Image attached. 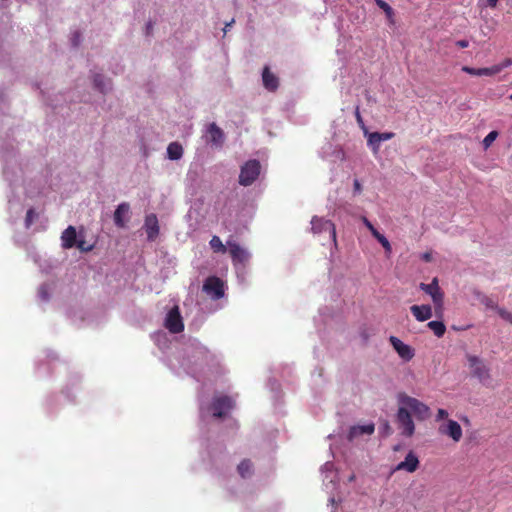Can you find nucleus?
<instances>
[{"mask_svg": "<svg viewBox=\"0 0 512 512\" xmlns=\"http://www.w3.org/2000/svg\"><path fill=\"white\" fill-rule=\"evenodd\" d=\"M36 216L37 214L33 208L28 209L25 217V226L27 228H29L33 224Z\"/></svg>", "mask_w": 512, "mask_h": 512, "instance_id": "7c9ffc66", "label": "nucleus"}, {"mask_svg": "<svg viewBox=\"0 0 512 512\" xmlns=\"http://www.w3.org/2000/svg\"><path fill=\"white\" fill-rule=\"evenodd\" d=\"M209 245H210L211 249L213 250V252H215V253H225L227 251V247H228V246H225L222 243L221 239L216 235H214L211 238Z\"/></svg>", "mask_w": 512, "mask_h": 512, "instance_id": "393cba45", "label": "nucleus"}, {"mask_svg": "<svg viewBox=\"0 0 512 512\" xmlns=\"http://www.w3.org/2000/svg\"><path fill=\"white\" fill-rule=\"evenodd\" d=\"M93 81H94L95 87L98 88L99 91L102 93H104L109 86V82H107L105 80V78L100 74H96L94 76Z\"/></svg>", "mask_w": 512, "mask_h": 512, "instance_id": "cd10ccee", "label": "nucleus"}, {"mask_svg": "<svg viewBox=\"0 0 512 512\" xmlns=\"http://www.w3.org/2000/svg\"><path fill=\"white\" fill-rule=\"evenodd\" d=\"M420 289L422 291H424L426 294L430 295L431 298H432V301L437 308H442L443 306V300H444V294L443 292L441 291L440 287H439V284H438V279L437 278H434L432 280L431 283L429 284H425V283H421L420 284Z\"/></svg>", "mask_w": 512, "mask_h": 512, "instance_id": "6e6552de", "label": "nucleus"}, {"mask_svg": "<svg viewBox=\"0 0 512 512\" xmlns=\"http://www.w3.org/2000/svg\"><path fill=\"white\" fill-rule=\"evenodd\" d=\"M262 80L264 87L269 91L277 90L279 86L278 77L273 74L268 66H265L262 72Z\"/></svg>", "mask_w": 512, "mask_h": 512, "instance_id": "f3484780", "label": "nucleus"}, {"mask_svg": "<svg viewBox=\"0 0 512 512\" xmlns=\"http://www.w3.org/2000/svg\"><path fill=\"white\" fill-rule=\"evenodd\" d=\"M235 407V401L227 395L215 396L210 404V410L216 418H223Z\"/></svg>", "mask_w": 512, "mask_h": 512, "instance_id": "7ed1b4c3", "label": "nucleus"}, {"mask_svg": "<svg viewBox=\"0 0 512 512\" xmlns=\"http://www.w3.org/2000/svg\"><path fill=\"white\" fill-rule=\"evenodd\" d=\"M422 259L425 261V262H430L432 260V255L431 253L429 252H426L422 255Z\"/></svg>", "mask_w": 512, "mask_h": 512, "instance_id": "79ce46f5", "label": "nucleus"}, {"mask_svg": "<svg viewBox=\"0 0 512 512\" xmlns=\"http://www.w3.org/2000/svg\"><path fill=\"white\" fill-rule=\"evenodd\" d=\"M398 402L399 405L406 407V409L410 411L411 415L413 414L419 421H424L431 415L430 408L425 403L405 393H400L398 395Z\"/></svg>", "mask_w": 512, "mask_h": 512, "instance_id": "f257e3e1", "label": "nucleus"}, {"mask_svg": "<svg viewBox=\"0 0 512 512\" xmlns=\"http://www.w3.org/2000/svg\"><path fill=\"white\" fill-rule=\"evenodd\" d=\"M234 23V19H232L229 23L226 24V27L224 28V32L226 33L227 27H230Z\"/></svg>", "mask_w": 512, "mask_h": 512, "instance_id": "49530a36", "label": "nucleus"}, {"mask_svg": "<svg viewBox=\"0 0 512 512\" xmlns=\"http://www.w3.org/2000/svg\"><path fill=\"white\" fill-rule=\"evenodd\" d=\"M365 136L367 137L368 146L372 149L373 153L376 154L379 151L380 144L383 141H387L394 137L393 132H372L369 133V130H364Z\"/></svg>", "mask_w": 512, "mask_h": 512, "instance_id": "9b49d317", "label": "nucleus"}, {"mask_svg": "<svg viewBox=\"0 0 512 512\" xmlns=\"http://www.w3.org/2000/svg\"><path fill=\"white\" fill-rule=\"evenodd\" d=\"M79 250L81 251H90L92 249V246H85V241L84 240H76V245H75Z\"/></svg>", "mask_w": 512, "mask_h": 512, "instance_id": "c9c22d12", "label": "nucleus"}, {"mask_svg": "<svg viewBox=\"0 0 512 512\" xmlns=\"http://www.w3.org/2000/svg\"><path fill=\"white\" fill-rule=\"evenodd\" d=\"M208 128L214 129V128H218V127L216 126V124H215V123H212V124H210V125H209V127H208Z\"/></svg>", "mask_w": 512, "mask_h": 512, "instance_id": "09e8293b", "label": "nucleus"}, {"mask_svg": "<svg viewBox=\"0 0 512 512\" xmlns=\"http://www.w3.org/2000/svg\"><path fill=\"white\" fill-rule=\"evenodd\" d=\"M456 45L460 48H467L469 46V42L467 40H459L456 42Z\"/></svg>", "mask_w": 512, "mask_h": 512, "instance_id": "a19ab883", "label": "nucleus"}, {"mask_svg": "<svg viewBox=\"0 0 512 512\" xmlns=\"http://www.w3.org/2000/svg\"><path fill=\"white\" fill-rule=\"evenodd\" d=\"M228 251L234 264L245 263L248 261L250 255L238 243L233 241L227 242Z\"/></svg>", "mask_w": 512, "mask_h": 512, "instance_id": "f8f14e48", "label": "nucleus"}, {"mask_svg": "<svg viewBox=\"0 0 512 512\" xmlns=\"http://www.w3.org/2000/svg\"><path fill=\"white\" fill-rule=\"evenodd\" d=\"M427 326L433 331L435 336L439 338L446 332V326L442 321H430Z\"/></svg>", "mask_w": 512, "mask_h": 512, "instance_id": "b1692460", "label": "nucleus"}, {"mask_svg": "<svg viewBox=\"0 0 512 512\" xmlns=\"http://www.w3.org/2000/svg\"><path fill=\"white\" fill-rule=\"evenodd\" d=\"M183 155L182 145L178 142H172L167 147V156L170 160H179Z\"/></svg>", "mask_w": 512, "mask_h": 512, "instance_id": "412c9836", "label": "nucleus"}, {"mask_svg": "<svg viewBox=\"0 0 512 512\" xmlns=\"http://www.w3.org/2000/svg\"><path fill=\"white\" fill-rule=\"evenodd\" d=\"M81 38H82V35H81L80 31H75V32L72 34V37H71L72 45H73L74 47L79 46V44H80V42H81Z\"/></svg>", "mask_w": 512, "mask_h": 512, "instance_id": "72a5a7b5", "label": "nucleus"}, {"mask_svg": "<svg viewBox=\"0 0 512 512\" xmlns=\"http://www.w3.org/2000/svg\"><path fill=\"white\" fill-rule=\"evenodd\" d=\"M498 0H487V6L491 8H495L497 6Z\"/></svg>", "mask_w": 512, "mask_h": 512, "instance_id": "c03bdc74", "label": "nucleus"}, {"mask_svg": "<svg viewBox=\"0 0 512 512\" xmlns=\"http://www.w3.org/2000/svg\"><path fill=\"white\" fill-rule=\"evenodd\" d=\"M372 235L382 245V247L385 249L386 253L391 252V250H392L391 244L383 234H381L378 230H376L372 233Z\"/></svg>", "mask_w": 512, "mask_h": 512, "instance_id": "bb28decb", "label": "nucleus"}, {"mask_svg": "<svg viewBox=\"0 0 512 512\" xmlns=\"http://www.w3.org/2000/svg\"><path fill=\"white\" fill-rule=\"evenodd\" d=\"M478 297H479L480 302L483 305H485L487 308H490V309H496L497 308L496 303L490 297H488L487 295L478 293Z\"/></svg>", "mask_w": 512, "mask_h": 512, "instance_id": "c85d7f7f", "label": "nucleus"}, {"mask_svg": "<svg viewBox=\"0 0 512 512\" xmlns=\"http://www.w3.org/2000/svg\"><path fill=\"white\" fill-rule=\"evenodd\" d=\"M497 137H498L497 130H491V132L483 140L484 149L489 148Z\"/></svg>", "mask_w": 512, "mask_h": 512, "instance_id": "c756f323", "label": "nucleus"}, {"mask_svg": "<svg viewBox=\"0 0 512 512\" xmlns=\"http://www.w3.org/2000/svg\"><path fill=\"white\" fill-rule=\"evenodd\" d=\"M130 211V205L127 202H123L119 204L114 212V223L119 228H124L126 226V221L124 220V216H126Z\"/></svg>", "mask_w": 512, "mask_h": 512, "instance_id": "aec40b11", "label": "nucleus"}, {"mask_svg": "<svg viewBox=\"0 0 512 512\" xmlns=\"http://www.w3.org/2000/svg\"><path fill=\"white\" fill-rule=\"evenodd\" d=\"M419 467V459L413 451H410L405 459L401 461L397 466L396 470H403L409 473L415 472Z\"/></svg>", "mask_w": 512, "mask_h": 512, "instance_id": "dca6fc26", "label": "nucleus"}, {"mask_svg": "<svg viewBox=\"0 0 512 512\" xmlns=\"http://www.w3.org/2000/svg\"><path fill=\"white\" fill-rule=\"evenodd\" d=\"M410 311L416 320L423 322L432 317V308L429 305H413Z\"/></svg>", "mask_w": 512, "mask_h": 512, "instance_id": "6ab92c4d", "label": "nucleus"}, {"mask_svg": "<svg viewBox=\"0 0 512 512\" xmlns=\"http://www.w3.org/2000/svg\"><path fill=\"white\" fill-rule=\"evenodd\" d=\"M462 71L465 73H468L473 76H481V69L480 68H472L469 66H463Z\"/></svg>", "mask_w": 512, "mask_h": 512, "instance_id": "473e14b6", "label": "nucleus"}, {"mask_svg": "<svg viewBox=\"0 0 512 512\" xmlns=\"http://www.w3.org/2000/svg\"><path fill=\"white\" fill-rule=\"evenodd\" d=\"M384 429H385L387 434L390 433L391 428H390V425H389V423L387 421H385V423H384Z\"/></svg>", "mask_w": 512, "mask_h": 512, "instance_id": "a18cd8bd", "label": "nucleus"}, {"mask_svg": "<svg viewBox=\"0 0 512 512\" xmlns=\"http://www.w3.org/2000/svg\"><path fill=\"white\" fill-rule=\"evenodd\" d=\"M438 431L442 435L449 436L454 442H459L463 435L460 424L455 420H448L442 423Z\"/></svg>", "mask_w": 512, "mask_h": 512, "instance_id": "9d476101", "label": "nucleus"}, {"mask_svg": "<svg viewBox=\"0 0 512 512\" xmlns=\"http://www.w3.org/2000/svg\"><path fill=\"white\" fill-rule=\"evenodd\" d=\"M467 360L472 375L476 377L481 383L485 384L491 379L490 368L481 358L475 355H467Z\"/></svg>", "mask_w": 512, "mask_h": 512, "instance_id": "39448f33", "label": "nucleus"}, {"mask_svg": "<svg viewBox=\"0 0 512 512\" xmlns=\"http://www.w3.org/2000/svg\"><path fill=\"white\" fill-rule=\"evenodd\" d=\"M165 327L173 334L181 333L184 330L183 320L178 306L173 307L165 319Z\"/></svg>", "mask_w": 512, "mask_h": 512, "instance_id": "1a4fd4ad", "label": "nucleus"}, {"mask_svg": "<svg viewBox=\"0 0 512 512\" xmlns=\"http://www.w3.org/2000/svg\"><path fill=\"white\" fill-rule=\"evenodd\" d=\"M375 2L377 4V6L384 11L389 23L394 24L395 23V19H394L395 14H394L393 8L384 0H375Z\"/></svg>", "mask_w": 512, "mask_h": 512, "instance_id": "4be33fe9", "label": "nucleus"}, {"mask_svg": "<svg viewBox=\"0 0 512 512\" xmlns=\"http://www.w3.org/2000/svg\"><path fill=\"white\" fill-rule=\"evenodd\" d=\"M512 65V59L511 58H506L505 60H503L501 63L497 64V68H499V72H501L503 69L509 67Z\"/></svg>", "mask_w": 512, "mask_h": 512, "instance_id": "f704fd0d", "label": "nucleus"}, {"mask_svg": "<svg viewBox=\"0 0 512 512\" xmlns=\"http://www.w3.org/2000/svg\"><path fill=\"white\" fill-rule=\"evenodd\" d=\"M311 231L314 234L328 232L329 236L336 243V229L333 222L322 217L314 216L311 220Z\"/></svg>", "mask_w": 512, "mask_h": 512, "instance_id": "0eeeda50", "label": "nucleus"}, {"mask_svg": "<svg viewBox=\"0 0 512 512\" xmlns=\"http://www.w3.org/2000/svg\"><path fill=\"white\" fill-rule=\"evenodd\" d=\"M203 291L210 295L212 299L218 300L225 294L224 282L219 277L210 276L203 284Z\"/></svg>", "mask_w": 512, "mask_h": 512, "instance_id": "423d86ee", "label": "nucleus"}, {"mask_svg": "<svg viewBox=\"0 0 512 512\" xmlns=\"http://www.w3.org/2000/svg\"><path fill=\"white\" fill-rule=\"evenodd\" d=\"M390 343L403 360L409 361L414 357L413 348L402 342L399 338L391 336Z\"/></svg>", "mask_w": 512, "mask_h": 512, "instance_id": "ddd939ff", "label": "nucleus"}, {"mask_svg": "<svg viewBox=\"0 0 512 512\" xmlns=\"http://www.w3.org/2000/svg\"><path fill=\"white\" fill-rule=\"evenodd\" d=\"M261 165L258 160L247 161L240 170L239 184L242 186H250L260 175Z\"/></svg>", "mask_w": 512, "mask_h": 512, "instance_id": "f03ea898", "label": "nucleus"}, {"mask_svg": "<svg viewBox=\"0 0 512 512\" xmlns=\"http://www.w3.org/2000/svg\"><path fill=\"white\" fill-rule=\"evenodd\" d=\"M144 228L147 233V239L154 241L159 235V223L155 214H149L145 217Z\"/></svg>", "mask_w": 512, "mask_h": 512, "instance_id": "2eb2a0df", "label": "nucleus"}, {"mask_svg": "<svg viewBox=\"0 0 512 512\" xmlns=\"http://www.w3.org/2000/svg\"><path fill=\"white\" fill-rule=\"evenodd\" d=\"M448 417V412L445 409H438L437 415H436V421L443 420Z\"/></svg>", "mask_w": 512, "mask_h": 512, "instance_id": "e433bc0d", "label": "nucleus"}, {"mask_svg": "<svg viewBox=\"0 0 512 512\" xmlns=\"http://www.w3.org/2000/svg\"><path fill=\"white\" fill-rule=\"evenodd\" d=\"M496 309H497V312H498L499 316L506 321L507 317L509 316V314L511 312H509V311H507V310H505L503 308H496Z\"/></svg>", "mask_w": 512, "mask_h": 512, "instance_id": "58836bf2", "label": "nucleus"}, {"mask_svg": "<svg viewBox=\"0 0 512 512\" xmlns=\"http://www.w3.org/2000/svg\"><path fill=\"white\" fill-rule=\"evenodd\" d=\"M355 115H356L357 122H358V125L360 126V128H365L358 106L356 107Z\"/></svg>", "mask_w": 512, "mask_h": 512, "instance_id": "ea45409f", "label": "nucleus"}, {"mask_svg": "<svg viewBox=\"0 0 512 512\" xmlns=\"http://www.w3.org/2000/svg\"><path fill=\"white\" fill-rule=\"evenodd\" d=\"M209 136L208 138L213 142L216 147H219L224 142V133L223 130H208Z\"/></svg>", "mask_w": 512, "mask_h": 512, "instance_id": "a878e982", "label": "nucleus"}, {"mask_svg": "<svg viewBox=\"0 0 512 512\" xmlns=\"http://www.w3.org/2000/svg\"><path fill=\"white\" fill-rule=\"evenodd\" d=\"M396 422L403 436L412 437L414 435L415 424L410 411L406 407L399 405L396 413Z\"/></svg>", "mask_w": 512, "mask_h": 512, "instance_id": "20e7f679", "label": "nucleus"}, {"mask_svg": "<svg viewBox=\"0 0 512 512\" xmlns=\"http://www.w3.org/2000/svg\"><path fill=\"white\" fill-rule=\"evenodd\" d=\"M354 478H355V476H354V475H352V476L349 478V480H350V481H352V480H354Z\"/></svg>", "mask_w": 512, "mask_h": 512, "instance_id": "8fccbe9b", "label": "nucleus"}, {"mask_svg": "<svg viewBox=\"0 0 512 512\" xmlns=\"http://www.w3.org/2000/svg\"><path fill=\"white\" fill-rule=\"evenodd\" d=\"M238 473L241 475L242 478H247L252 475V463L248 459H244L240 462V464L237 467Z\"/></svg>", "mask_w": 512, "mask_h": 512, "instance_id": "5701e85b", "label": "nucleus"}, {"mask_svg": "<svg viewBox=\"0 0 512 512\" xmlns=\"http://www.w3.org/2000/svg\"><path fill=\"white\" fill-rule=\"evenodd\" d=\"M62 247L71 249L76 245L77 233L74 226H68L61 235Z\"/></svg>", "mask_w": 512, "mask_h": 512, "instance_id": "a211bd4d", "label": "nucleus"}, {"mask_svg": "<svg viewBox=\"0 0 512 512\" xmlns=\"http://www.w3.org/2000/svg\"><path fill=\"white\" fill-rule=\"evenodd\" d=\"M510 98L512 99V95L510 96Z\"/></svg>", "mask_w": 512, "mask_h": 512, "instance_id": "3c124183", "label": "nucleus"}, {"mask_svg": "<svg viewBox=\"0 0 512 512\" xmlns=\"http://www.w3.org/2000/svg\"><path fill=\"white\" fill-rule=\"evenodd\" d=\"M506 321L512 324V313L509 314Z\"/></svg>", "mask_w": 512, "mask_h": 512, "instance_id": "de8ad7c7", "label": "nucleus"}, {"mask_svg": "<svg viewBox=\"0 0 512 512\" xmlns=\"http://www.w3.org/2000/svg\"><path fill=\"white\" fill-rule=\"evenodd\" d=\"M362 222L363 224L369 229V231L371 232V234L376 231L377 229L373 226V224L366 218V217H362Z\"/></svg>", "mask_w": 512, "mask_h": 512, "instance_id": "4c0bfd02", "label": "nucleus"}, {"mask_svg": "<svg viewBox=\"0 0 512 512\" xmlns=\"http://www.w3.org/2000/svg\"><path fill=\"white\" fill-rule=\"evenodd\" d=\"M481 69V76H492L499 73V68H497L496 65H493L492 67L488 68H480Z\"/></svg>", "mask_w": 512, "mask_h": 512, "instance_id": "2f4dec72", "label": "nucleus"}, {"mask_svg": "<svg viewBox=\"0 0 512 512\" xmlns=\"http://www.w3.org/2000/svg\"><path fill=\"white\" fill-rule=\"evenodd\" d=\"M374 431L375 425L373 423H368L365 425H354L350 427L347 434V439L348 441L352 442L363 435H371L374 433Z\"/></svg>", "mask_w": 512, "mask_h": 512, "instance_id": "4468645a", "label": "nucleus"}, {"mask_svg": "<svg viewBox=\"0 0 512 512\" xmlns=\"http://www.w3.org/2000/svg\"><path fill=\"white\" fill-rule=\"evenodd\" d=\"M361 189H362V187H361L360 182L358 180H355L354 181V190H355V192H360Z\"/></svg>", "mask_w": 512, "mask_h": 512, "instance_id": "37998d69", "label": "nucleus"}]
</instances>
